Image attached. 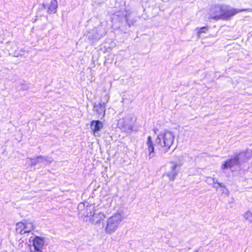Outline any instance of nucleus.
Listing matches in <instances>:
<instances>
[{"label": "nucleus", "mask_w": 252, "mask_h": 252, "mask_svg": "<svg viewBox=\"0 0 252 252\" xmlns=\"http://www.w3.org/2000/svg\"><path fill=\"white\" fill-rule=\"evenodd\" d=\"M173 141L174 136L172 133L169 131L165 132L161 138L158 136L155 143L153 141L151 136H148L147 145L149 155L154 153L155 148L158 150L166 152L170 148Z\"/></svg>", "instance_id": "obj_1"}, {"label": "nucleus", "mask_w": 252, "mask_h": 252, "mask_svg": "<svg viewBox=\"0 0 252 252\" xmlns=\"http://www.w3.org/2000/svg\"><path fill=\"white\" fill-rule=\"evenodd\" d=\"M35 228L33 222L28 220H24L16 223L15 231L17 233L23 235L32 232Z\"/></svg>", "instance_id": "obj_2"}, {"label": "nucleus", "mask_w": 252, "mask_h": 252, "mask_svg": "<svg viewBox=\"0 0 252 252\" xmlns=\"http://www.w3.org/2000/svg\"><path fill=\"white\" fill-rule=\"evenodd\" d=\"M122 220V216L119 213H116L109 218L105 227L107 233L110 234L114 232L118 228Z\"/></svg>", "instance_id": "obj_3"}, {"label": "nucleus", "mask_w": 252, "mask_h": 252, "mask_svg": "<svg viewBox=\"0 0 252 252\" xmlns=\"http://www.w3.org/2000/svg\"><path fill=\"white\" fill-rule=\"evenodd\" d=\"M246 9L234 8L227 5H223V11L222 13V20L228 21L236 14L247 11Z\"/></svg>", "instance_id": "obj_4"}, {"label": "nucleus", "mask_w": 252, "mask_h": 252, "mask_svg": "<svg viewBox=\"0 0 252 252\" xmlns=\"http://www.w3.org/2000/svg\"><path fill=\"white\" fill-rule=\"evenodd\" d=\"M223 5H216L210 11L209 19L216 21L222 20Z\"/></svg>", "instance_id": "obj_5"}, {"label": "nucleus", "mask_w": 252, "mask_h": 252, "mask_svg": "<svg viewBox=\"0 0 252 252\" xmlns=\"http://www.w3.org/2000/svg\"><path fill=\"white\" fill-rule=\"evenodd\" d=\"M240 164V159L238 154L234 156V157L226 160L221 166V169H226L231 168L234 166Z\"/></svg>", "instance_id": "obj_6"}, {"label": "nucleus", "mask_w": 252, "mask_h": 252, "mask_svg": "<svg viewBox=\"0 0 252 252\" xmlns=\"http://www.w3.org/2000/svg\"><path fill=\"white\" fill-rule=\"evenodd\" d=\"M44 241L42 238L39 236H35L32 240V245L34 247V251L40 252L43 248Z\"/></svg>", "instance_id": "obj_7"}, {"label": "nucleus", "mask_w": 252, "mask_h": 252, "mask_svg": "<svg viewBox=\"0 0 252 252\" xmlns=\"http://www.w3.org/2000/svg\"><path fill=\"white\" fill-rule=\"evenodd\" d=\"M92 132L94 134L98 132L103 127V124L99 120H93L90 123Z\"/></svg>", "instance_id": "obj_8"}, {"label": "nucleus", "mask_w": 252, "mask_h": 252, "mask_svg": "<svg viewBox=\"0 0 252 252\" xmlns=\"http://www.w3.org/2000/svg\"><path fill=\"white\" fill-rule=\"evenodd\" d=\"M105 103H99L94 106V110L101 118H103L105 114Z\"/></svg>", "instance_id": "obj_9"}, {"label": "nucleus", "mask_w": 252, "mask_h": 252, "mask_svg": "<svg viewBox=\"0 0 252 252\" xmlns=\"http://www.w3.org/2000/svg\"><path fill=\"white\" fill-rule=\"evenodd\" d=\"M58 7L57 1L56 0H52L48 7V13L49 14L55 13Z\"/></svg>", "instance_id": "obj_10"}, {"label": "nucleus", "mask_w": 252, "mask_h": 252, "mask_svg": "<svg viewBox=\"0 0 252 252\" xmlns=\"http://www.w3.org/2000/svg\"><path fill=\"white\" fill-rule=\"evenodd\" d=\"M216 184H217L219 186V187L221 188V189H222V190L223 191L224 190L227 191V189L226 188V187L222 185L221 183H216Z\"/></svg>", "instance_id": "obj_11"}, {"label": "nucleus", "mask_w": 252, "mask_h": 252, "mask_svg": "<svg viewBox=\"0 0 252 252\" xmlns=\"http://www.w3.org/2000/svg\"><path fill=\"white\" fill-rule=\"evenodd\" d=\"M252 218V214L250 212H247L245 214V218L247 220H248L250 218ZM250 221H252V220H250Z\"/></svg>", "instance_id": "obj_12"}, {"label": "nucleus", "mask_w": 252, "mask_h": 252, "mask_svg": "<svg viewBox=\"0 0 252 252\" xmlns=\"http://www.w3.org/2000/svg\"><path fill=\"white\" fill-rule=\"evenodd\" d=\"M205 28H206V27H201V28L200 29L199 31H198V34H200V33H202V32H205L203 30H204V29H205Z\"/></svg>", "instance_id": "obj_13"}, {"label": "nucleus", "mask_w": 252, "mask_h": 252, "mask_svg": "<svg viewBox=\"0 0 252 252\" xmlns=\"http://www.w3.org/2000/svg\"><path fill=\"white\" fill-rule=\"evenodd\" d=\"M101 221V220H96L95 223H100Z\"/></svg>", "instance_id": "obj_14"}, {"label": "nucleus", "mask_w": 252, "mask_h": 252, "mask_svg": "<svg viewBox=\"0 0 252 252\" xmlns=\"http://www.w3.org/2000/svg\"><path fill=\"white\" fill-rule=\"evenodd\" d=\"M193 252H198V250H195Z\"/></svg>", "instance_id": "obj_15"}]
</instances>
